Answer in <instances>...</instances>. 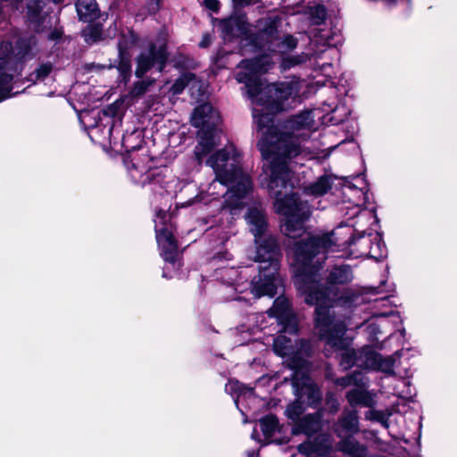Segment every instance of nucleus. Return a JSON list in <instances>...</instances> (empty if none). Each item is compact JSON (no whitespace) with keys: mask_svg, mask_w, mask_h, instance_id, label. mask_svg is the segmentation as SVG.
Listing matches in <instances>:
<instances>
[{"mask_svg":"<svg viewBox=\"0 0 457 457\" xmlns=\"http://www.w3.org/2000/svg\"><path fill=\"white\" fill-rule=\"evenodd\" d=\"M41 9V0L35 1L34 4L28 5V16L32 21H36L38 16V12Z\"/></svg>","mask_w":457,"mask_h":457,"instance_id":"obj_32","label":"nucleus"},{"mask_svg":"<svg viewBox=\"0 0 457 457\" xmlns=\"http://www.w3.org/2000/svg\"><path fill=\"white\" fill-rule=\"evenodd\" d=\"M349 255L353 258L369 257L377 261L386 253V245L378 233L361 235L349 243Z\"/></svg>","mask_w":457,"mask_h":457,"instance_id":"obj_9","label":"nucleus"},{"mask_svg":"<svg viewBox=\"0 0 457 457\" xmlns=\"http://www.w3.org/2000/svg\"><path fill=\"white\" fill-rule=\"evenodd\" d=\"M167 218L168 214L163 211L156 214V240L164 261L175 266L178 260V245L173 237L172 227L165 224Z\"/></svg>","mask_w":457,"mask_h":457,"instance_id":"obj_10","label":"nucleus"},{"mask_svg":"<svg viewBox=\"0 0 457 457\" xmlns=\"http://www.w3.org/2000/svg\"><path fill=\"white\" fill-rule=\"evenodd\" d=\"M76 8L79 19L83 21H91L97 16V4L95 0H79Z\"/></svg>","mask_w":457,"mask_h":457,"instance_id":"obj_20","label":"nucleus"},{"mask_svg":"<svg viewBox=\"0 0 457 457\" xmlns=\"http://www.w3.org/2000/svg\"><path fill=\"white\" fill-rule=\"evenodd\" d=\"M159 8V0H152V2L149 4V12H154Z\"/></svg>","mask_w":457,"mask_h":457,"instance_id":"obj_41","label":"nucleus"},{"mask_svg":"<svg viewBox=\"0 0 457 457\" xmlns=\"http://www.w3.org/2000/svg\"><path fill=\"white\" fill-rule=\"evenodd\" d=\"M390 415V412L370 410L366 412L365 417L367 420L378 421L381 423L385 428H388V418Z\"/></svg>","mask_w":457,"mask_h":457,"instance_id":"obj_28","label":"nucleus"},{"mask_svg":"<svg viewBox=\"0 0 457 457\" xmlns=\"http://www.w3.org/2000/svg\"><path fill=\"white\" fill-rule=\"evenodd\" d=\"M211 40H212V37L210 35L206 34L203 37V39L202 41L200 42V46L201 47H206L209 46V44L211 43Z\"/></svg>","mask_w":457,"mask_h":457,"instance_id":"obj_40","label":"nucleus"},{"mask_svg":"<svg viewBox=\"0 0 457 457\" xmlns=\"http://www.w3.org/2000/svg\"><path fill=\"white\" fill-rule=\"evenodd\" d=\"M118 70L120 75L122 76V79L126 81L130 72V65L129 62L122 59L119 65Z\"/></svg>","mask_w":457,"mask_h":457,"instance_id":"obj_34","label":"nucleus"},{"mask_svg":"<svg viewBox=\"0 0 457 457\" xmlns=\"http://www.w3.org/2000/svg\"><path fill=\"white\" fill-rule=\"evenodd\" d=\"M231 300H241V297H230Z\"/></svg>","mask_w":457,"mask_h":457,"instance_id":"obj_51","label":"nucleus"},{"mask_svg":"<svg viewBox=\"0 0 457 457\" xmlns=\"http://www.w3.org/2000/svg\"><path fill=\"white\" fill-rule=\"evenodd\" d=\"M354 210H355L354 213H358V212H359V211H360V207H359L358 205H356V206L354 207Z\"/></svg>","mask_w":457,"mask_h":457,"instance_id":"obj_50","label":"nucleus"},{"mask_svg":"<svg viewBox=\"0 0 457 457\" xmlns=\"http://www.w3.org/2000/svg\"><path fill=\"white\" fill-rule=\"evenodd\" d=\"M206 163L213 169L216 179L206 190H202L196 195L195 202L208 203L223 195L225 200L222 208H229L235 214L237 210L242 208L243 199L252 188L249 176L238 166L235 148L230 145L215 153Z\"/></svg>","mask_w":457,"mask_h":457,"instance_id":"obj_3","label":"nucleus"},{"mask_svg":"<svg viewBox=\"0 0 457 457\" xmlns=\"http://www.w3.org/2000/svg\"><path fill=\"white\" fill-rule=\"evenodd\" d=\"M18 44L21 50L17 53V55L23 57L28 54L29 48L31 47L30 44L35 45V41L34 38H30L28 46H25V42L23 40L19 41Z\"/></svg>","mask_w":457,"mask_h":457,"instance_id":"obj_36","label":"nucleus"},{"mask_svg":"<svg viewBox=\"0 0 457 457\" xmlns=\"http://www.w3.org/2000/svg\"><path fill=\"white\" fill-rule=\"evenodd\" d=\"M270 316L277 318L278 321L283 326V331L288 334H295L297 331V321L295 316L290 309L287 298L284 296L278 297L269 311Z\"/></svg>","mask_w":457,"mask_h":457,"instance_id":"obj_12","label":"nucleus"},{"mask_svg":"<svg viewBox=\"0 0 457 457\" xmlns=\"http://www.w3.org/2000/svg\"><path fill=\"white\" fill-rule=\"evenodd\" d=\"M273 349L278 355L287 358L286 361L293 370L292 383L297 400L287 406L286 415L295 424L302 419L300 416L304 411L303 402L305 399L309 405L319 403L321 400L319 388L308 376L309 363L304 356L308 354L309 344L300 341L299 345L295 347L292 339L280 335L274 339Z\"/></svg>","mask_w":457,"mask_h":457,"instance_id":"obj_5","label":"nucleus"},{"mask_svg":"<svg viewBox=\"0 0 457 457\" xmlns=\"http://www.w3.org/2000/svg\"><path fill=\"white\" fill-rule=\"evenodd\" d=\"M329 67H330V65L328 63H324L321 66V70H325L326 68H329Z\"/></svg>","mask_w":457,"mask_h":457,"instance_id":"obj_48","label":"nucleus"},{"mask_svg":"<svg viewBox=\"0 0 457 457\" xmlns=\"http://www.w3.org/2000/svg\"><path fill=\"white\" fill-rule=\"evenodd\" d=\"M393 313V312H381V313H376L375 316L377 317H384V316H386V315H391Z\"/></svg>","mask_w":457,"mask_h":457,"instance_id":"obj_45","label":"nucleus"},{"mask_svg":"<svg viewBox=\"0 0 457 457\" xmlns=\"http://www.w3.org/2000/svg\"><path fill=\"white\" fill-rule=\"evenodd\" d=\"M353 272L349 266H338L335 267L328 277V280L331 284H345L351 282L353 279Z\"/></svg>","mask_w":457,"mask_h":457,"instance_id":"obj_22","label":"nucleus"},{"mask_svg":"<svg viewBox=\"0 0 457 457\" xmlns=\"http://www.w3.org/2000/svg\"><path fill=\"white\" fill-rule=\"evenodd\" d=\"M219 27L226 39L241 37L248 32L247 24L244 17H230L220 21Z\"/></svg>","mask_w":457,"mask_h":457,"instance_id":"obj_16","label":"nucleus"},{"mask_svg":"<svg viewBox=\"0 0 457 457\" xmlns=\"http://www.w3.org/2000/svg\"><path fill=\"white\" fill-rule=\"evenodd\" d=\"M362 353L364 354L365 361L361 363V365H364V368L378 370L390 375L394 374L395 362L400 358L399 352H396L392 356L382 357L371 347H370V349L364 350Z\"/></svg>","mask_w":457,"mask_h":457,"instance_id":"obj_13","label":"nucleus"},{"mask_svg":"<svg viewBox=\"0 0 457 457\" xmlns=\"http://www.w3.org/2000/svg\"><path fill=\"white\" fill-rule=\"evenodd\" d=\"M236 3L239 4H250V0H234Z\"/></svg>","mask_w":457,"mask_h":457,"instance_id":"obj_44","label":"nucleus"},{"mask_svg":"<svg viewBox=\"0 0 457 457\" xmlns=\"http://www.w3.org/2000/svg\"><path fill=\"white\" fill-rule=\"evenodd\" d=\"M252 437L254 439L255 438V431H253V433L252 434Z\"/></svg>","mask_w":457,"mask_h":457,"instance_id":"obj_53","label":"nucleus"},{"mask_svg":"<svg viewBox=\"0 0 457 457\" xmlns=\"http://www.w3.org/2000/svg\"><path fill=\"white\" fill-rule=\"evenodd\" d=\"M338 449L349 457H366L367 455V448L350 436L341 439Z\"/></svg>","mask_w":457,"mask_h":457,"instance_id":"obj_18","label":"nucleus"},{"mask_svg":"<svg viewBox=\"0 0 457 457\" xmlns=\"http://www.w3.org/2000/svg\"><path fill=\"white\" fill-rule=\"evenodd\" d=\"M312 18L315 23L319 24L326 19V9L322 5H318L312 11Z\"/></svg>","mask_w":457,"mask_h":457,"instance_id":"obj_33","label":"nucleus"},{"mask_svg":"<svg viewBox=\"0 0 457 457\" xmlns=\"http://www.w3.org/2000/svg\"><path fill=\"white\" fill-rule=\"evenodd\" d=\"M320 413L307 414L296 422L292 429L293 434H305L311 436L320 429Z\"/></svg>","mask_w":457,"mask_h":457,"instance_id":"obj_17","label":"nucleus"},{"mask_svg":"<svg viewBox=\"0 0 457 457\" xmlns=\"http://www.w3.org/2000/svg\"><path fill=\"white\" fill-rule=\"evenodd\" d=\"M261 429L266 439L272 436L278 430V420L273 415H268L260 420Z\"/></svg>","mask_w":457,"mask_h":457,"instance_id":"obj_26","label":"nucleus"},{"mask_svg":"<svg viewBox=\"0 0 457 457\" xmlns=\"http://www.w3.org/2000/svg\"><path fill=\"white\" fill-rule=\"evenodd\" d=\"M196 84L195 77L191 73H187L176 80L171 87V91L174 95H178L183 91L186 86L189 87L190 90H193Z\"/></svg>","mask_w":457,"mask_h":457,"instance_id":"obj_25","label":"nucleus"},{"mask_svg":"<svg viewBox=\"0 0 457 457\" xmlns=\"http://www.w3.org/2000/svg\"><path fill=\"white\" fill-rule=\"evenodd\" d=\"M86 41L90 42L89 34L87 32L85 33Z\"/></svg>","mask_w":457,"mask_h":457,"instance_id":"obj_49","label":"nucleus"},{"mask_svg":"<svg viewBox=\"0 0 457 457\" xmlns=\"http://www.w3.org/2000/svg\"><path fill=\"white\" fill-rule=\"evenodd\" d=\"M274 65L269 54H262L253 60L242 61L237 80L244 83L248 97L256 105H265L270 112H278L290 106L298 97L302 88L299 79L292 78L287 81L267 85L264 87L260 76Z\"/></svg>","mask_w":457,"mask_h":457,"instance_id":"obj_4","label":"nucleus"},{"mask_svg":"<svg viewBox=\"0 0 457 457\" xmlns=\"http://www.w3.org/2000/svg\"><path fill=\"white\" fill-rule=\"evenodd\" d=\"M230 287H233L236 291L242 293L247 288L248 285L241 284V283H239V281H236V282H233L230 285ZM228 287H229V286Z\"/></svg>","mask_w":457,"mask_h":457,"instance_id":"obj_38","label":"nucleus"},{"mask_svg":"<svg viewBox=\"0 0 457 457\" xmlns=\"http://www.w3.org/2000/svg\"><path fill=\"white\" fill-rule=\"evenodd\" d=\"M381 303L383 305H386V303H389V298L387 296L381 298Z\"/></svg>","mask_w":457,"mask_h":457,"instance_id":"obj_47","label":"nucleus"},{"mask_svg":"<svg viewBox=\"0 0 457 457\" xmlns=\"http://www.w3.org/2000/svg\"><path fill=\"white\" fill-rule=\"evenodd\" d=\"M12 44L3 41L0 46V102L12 96L11 82L15 76L20 75V64L12 56Z\"/></svg>","mask_w":457,"mask_h":457,"instance_id":"obj_8","label":"nucleus"},{"mask_svg":"<svg viewBox=\"0 0 457 457\" xmlns=\"http://www.w3.org/2000/svg\"><path fill=\"white\" fill-rule=\"evenodd\" d=\"M240 397H241V395H238V397H237V400H235V403H237V402L239 401V398H240Z\"/></svg>","mask_w":457,"mask_h":457,"instance_id":"obj_52","label":"nucleus"},{"mask_svg":"<svg viewBox=\"0 0 457 457\" xmlns=\"http://www.w3.org/2000/svg\"><path fill=\"white\" fill-rule=\"evenodd\" d=\"M154 83V80H148V81H137L134 84L133 88L130 91V95L134 97H137L141 95H143L148 88L149 86H151Z\"/></svg>","mask_w":457,"mask_h":457,"instance_id":"obj_31","label":"nucleus"},{"mask_svg":"<svg viewBox=\"0 0 457 457\" xmlns=\"http://www.w3.org/2000/svg\"><path fill=\"white\" fill-rule=\"evenodd\" d=\"M334 178L331 175L320 176L316 181L306 187L304 192L313 196L325 195L332 187Z\"/></svg>","mask_w":457,"mask_h":457,"instance_id":"obj_19","label":"nucleus"},{"mask_svg":"<svg viewBox=\"0 0 457 457\" xmlns=\"http://www.w3.org/2000/svg\"><path fill=\"white\" fill-rule=\"evenodd\" d=\"M277 45L278 46V51L279 53H285V52L291 51V50L295 49L296 47V46H297V40L294 37H292V36H287L280 43H277L274 40H272V41H270L269 43H267L265 45H262L261 46V48L275 52L276 50L271 48V46H277Z\"/></svg>","mask_w":457,"mask_h":457,"instance_id":"obj_23","label":"nucleus"},{"mask_svg":"<svg viewBox=\"0 0 457 457\" xmlns=\"http://www.w3.org/2000/svg\"><path fill=\"white\" fill-rule=\"evenodd\" d=\"M220 114L210 104L196 107L192 115V124L199 128L198 144L195 155L199 163L220 143L221 131L218 129Z\"/></svg>","mask_w":457,"mask_h":457,"instance_id":"obj_7","label":"nucleus"},{"mask_svg":"<svg viewBox=\"0 0 457 457\" xmlns=\"http://www.w3.org/2000/svg\"><path fill=\"white\" fill-rule=\"evenodd\" d=\"M359 430V421L355 411H345L335 425V432L342 439L349 437Z\"/></svg>","mask_w":457,"mask_h":457,"instance_id":"obj_15","label":"nucleus"},{"mask_svg":"<svg viewBox=\"0 0 457 457\" xmlns=\"http://www.w3.org/2000/svg\"><path fill=\"white\" fill-rule=\"evenodd\" d=\"M61 35H62V33L60 31L55 30L50 34L49 38L52 40H55L57 38H59L61 37Z\"/></svg>","mask_w":457,"mask_h":457,"instance_id":"obj_42","label":"nucleus"},{"mask_svg":"<svg viewBox=\"0 0 457 457\" xmlns=\"http://www.w3.org/2000/svg\"><path fill=\"white\" fill-rule=\"evenodd\" d=\"M337 385L346 387L351 385H359L361 383V378L360 373H354L351 376L341 378L336 381Z\"/></svg>","mask_w":457,"mask_h":457,"instance_id":"obj_30","label":"nucleus"},{"mask_svg":"<svg viewBox=\"0 0 457 457\" xmlns=\"http://www.w3.org/2000/svg\"><path fill=\"white\" fill-rule=\"evenodd\" d=\"M335 235L331 232L308 237L307 239L295 243L292 249L294 255L292 265L297 289L304 295L307 303L316 304V333L332 348L343 351L340 365L347 370L354 364L364 367L361 365L365 361L362 353L370 349V346L361 348L358 353L348 348V340L344 337L345 325L331 315L329 308L332 301L328 294L320 288L318 274L320 266L325 261L327 253L339 251L340 245Z\"/></svg>","mask_w":457,"mask_h":457,"instance_id":"obj_2","label":"nucleus"},{"mask_svg":"<svg viewBox=\"0 0 457 457\" xmlns=\"http://www.w3.org/2000/svg\"><path fill=\"white\" fill-rule=\"evenodd\" d=\"M347 400L352 406L373 404V395L363 388H355L347 393Z\"/></svg>","mask_w":457,"mask_h":457,"instance_id":"obj_21","label":"nucleus"},{"mask_svg":"<svg viewBox=\"0 0 457 457\" xmlns=\"http://www.w3.org/2000/svg\"><path fill=\"white\" fill-rule=\"evenodd\" d=\"M312 55L309 54H301L294 56H287L283 58L280 67L283 71L289 70L292 67L300 65L302 63L306 62L307 61H311Z\"/></svg>","mask_w":457,"mask_h":457,"instance_id":"obj_27","label":"nucleus"},{"mask_svg":"<svg viewBox=\"0 0 457 457\" xmlns=\"http://www.w3.org/2000/svg\"><path fill=\"white\" fill-rule=\"evenodd\" d=\"M89 31L92 34L96 33V35H94V38L92 39V41H94V42L96 41L97 40V38H96V32H97L96 29H90Z\"/></svg>","mask_w":457,"mask_h":457,"instance_id":"obj_46","label":"nucleus"},{"mask_svg":"<svg viewBox=\"0 0 457 457\" xmlns=\"http://www.w3.org/2000/svg\"><path fill=\"white\" fill-rule=\"evenodd\" d=\"M370 340L374 342L378 339L377 336L381 333L379 327L375 323H370L367 326Z\"/></svg>","mask_w":457,"mask_h":457,"instance_id":"obj_35","label":"nucleus"},{"mask_svg":"<svg viewBox=\"0 0 457 457\" xmlns=\"http://www.w3.org/2000/svg\"><path fill=\"white\" fill-rule=\"evenodd\" d=\"M167 60V53L164 45L158 47L152 45L147 51L141 53L137 58L136 76L141 78L149 69L154 65L162 71Z\"/></svg>","mask_w":457,"mask_h":457,"instance_id":"obj_11","label":"nucleus"},{"mask_svg":"<svg viewBox=\"0 0 457 457\" xmlns=\"http://www.w3.org/2000/svg\"><path fill=\"white\" fill-rule=\"evenodd\" d=\"M204 3L205 6L212 11L216 12L219 9V3L216 0H204Z\"/></svg>","mask_w":457,"mask_h":457,"instance_id":"obj_37","label":"nucleus"},{"mask_svg":"<svg viewBox=\"0 0 457 457\" xmlns=\"http://www.w3.org/2000/svg\"><path fill=\"white\" fill-rule=\"evenodd\" d=\"M300 453L307 457H317L326 453L327 448L312 441H306L298 445Z\"/></svg>","mask_w":457,"mask_h":457,"instance_id":"obj_24","label":"nucleus"},{"mask_svg":"<svg viewBox=\"0 0 457 457\" xmlns=\"http://www.w3.org/2000/svg\"><path fill=\"white\" fill-rule=\"evenodd\" d=\"M265 36H266V34H265V33H262L260 37H261L262 38H263Z\"/></svg>","mask_w":457,"mask_h":457,"instance_id":"obj_54","label":"nucleus"},{"mask_svg":"<svg viewBox=\"0 0 457 457\" xmlns=\"http://www.w3.org/2000/svg\"><path fill=\"white\" fill-rule=\"evenodd\" d=\"M239 386L237 382H230L228 386H227V389L228 388H237Z\"/></svg>","mask_w":457,"mask_h":457,"instance_id":"obj_43","label":"nucleus"},{"mask_svg":"<svg viewBox=\"0 0 457 457\" xmlns=\"http://www.w3.org/2000/svg\"><path fill=\"white\" fill-rule=\"evenodd\" d=\"M52 65L50 63H44L36 70V71L30 75L31 81L43 80L52 71Z\"/></svg>","mask_w":457,"mask_h":457,"instance_id":"obj_29","label":"nucleus"},{"mask_svg":"<svg viewBox=\"0 0 457 457\" xmlns=\"http://www.w3.org/2000/svg\"><path fill=\"white\" fill-rule=\"evenodd\" d=\"M246 221L251 233L254 236L256 254L254 261L260 262V274L251 283V292L254 297L263 295L274 296L280 284L278 275L279 267L278 245L274 237L266 235V219L262 212L257 208L250 209Z\"/></svg>","mask_w":457,"mask_h":457,"instance_id":"obj_6","label":"nucleus"},{"mask_svg":"<svg viewBox=\"0 0 457 457\" xmlns=\"http://www.w3.org/2000/svg\"><path fill=\"white\" fill-rule=\"evenodd\" d=\"M253 115L258 127V145L263 158L260 184L275 199L276 211L285 217L282 226L285 235L296 238L304 233L303 221L308 218L310 209L306 203L299 202L296 195L291 194L294 184L287 161L299 154V143L295 139L305 136L301 131L314 128L313 112H303L289 120L286 125L289 134L278 133L271 117L263 110L254 107Z\"/></svg>","mask_w":457,"mask_h":457,"instance_id":"obj_1","label":"nucleus"},{"mask_svg":"<svg viewBox=\"0 0 457 457\" xmlns=\"http://www.w3.org/2000/svg\"><path fill=\"white\" fill-rule=\"evenodd\" d=\"M54 2H60L61 0H54Z\"/></svg>","mask_w":457,"mask_h":457,"instance_id":"obj_55","label":"nucleus"},{"mask_svg":"<svg viewBox=\"0 0 457 457\" xmlns=\"http://www.w3.org/2000/svg\"><path fill=\"white\" fill-rule=\"evenodd\" d=\"M327 404L330 406L333 411H337L338 409V403L337 399H334L331 395L328 397Z\"/></svg>","mask_w":457,"mask_h":457,"instance_id":"obj_39","label":"nucleus"},{"mask_svg":"<svg viewBox=\"0 0 457 457\" xmlns=\"http://www.w3.org/2000/svg\"><path fill=\"white\" fill-rule=\"evenodd\" d=\"M124 162L135 182L145 184L149 178L147 173L150 170V159L147 156L145 155L141 159L137 156L128 157Z\"/></svg>","mask_w":457,"mask_h":457,"instance_id":"obj_14","label":"nucleus"}]
</instances>
